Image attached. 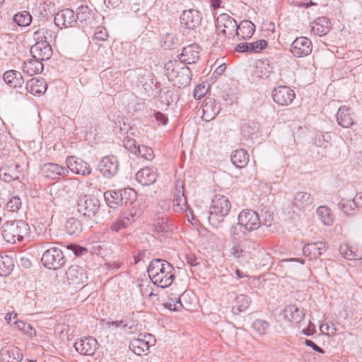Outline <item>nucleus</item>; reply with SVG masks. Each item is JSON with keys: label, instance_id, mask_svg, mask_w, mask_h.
Masks as SVG:
<instances>
[{"label": "nucleus", "instance_id": "nucleus-8", "mask_svg": "<svg viewBox=\"0 0 362 362\" xmlns=\"http://www.w3.org/2000/svg\"><path fill=\"white\" fill-rule=\"evenodd\" d=\"M257 244L253 241L248 240L242 244L235 243L230 249V253L238 261L248 262L255 256Z\"/></svg>", "mask_w": 362, "mask_h": 362}, {"label": "nucleus", "instance_id": "nucleus-30", "mask_svg": "<svg viewBox=\"0 0 362 362\" xmlns=\"http://www.w3.org/2000/svg\"><path fill=\"white\" fill-rule=\"evenodd\" d=\"M311 32L318 36L327 34L330 30V22L326 17H319L310 23Z\"/></svg>", "mask_w": 362, "mask_h": 362}, {"label": "nucleus", "instance_id": "nucleus-31", "mask_svg": "<svg viewBox=\"0 0 362 362\" xmlns=\"http://www.w3.org/2000/svg\"><path fill=\"white\" fill-rule=\"evenodd\" d=\"M134 214L132 211L125 212L115 221L110 226L112 231L119 232L129 226L134 221Z\"/></svg>", "mask_w": 362, "mask_h": 362}, {"label": "nucleus", "instance_id": "nucleus-37", "mask_svg": "<svg viewBox=\"0 0 362 362\" xmlns=\"http://www.w3.org/2000/svg\"><path fill=\"white\" fill-rule=\"evenodd\" d=\"M230 160L236 168H243L248 163L249 154L243 148L237 149L232 153Z\"/></svg>", "mask_w": 362, "mask_h": 362}, {"label": "nucleus", "instance_id": "nucleus-36", "mask_svg": "<svg viewBox=\"0 0 362 362\" xmlns=\"http://www.w3.org/2000/svg\"><path fill=\"white\" fill-rule=\"evenodd\" d=\"M313 203V198L310 193L298 192L296 193L293 204L299 209H304L310 206Z\"/></svg>", "mask_w": 362, "mask_h": 362}, {"label": "nucleus", "instance_id": "nucleus-50", "mask_svg": "<svg viewBox=\"0 0 362 362\" xmlns=\"http://www.w3.org/2000/svg\"><path fill=\"white\" fill-rule=\"evenodd\" d=\"M252 327L258 334L264 335L267 333L269 323L265 320L257 319L253 322Z\"/></svg>", "mask_w": 362, "mask_h": 362}, {"label": "nucleus", "instance_id": "nucleus-63", "mask_svg": "<svg viewBox=\"0 0 362 362\" xmlns=\"http://www.w3.org/2000/svg\"><path fill=\"white\" fill-rule=\"evenodd\" d=\"M235 50L238 52L252 53V43L247 42L239 43L236 45Z\"/></svg>", "mask_w": 362, "mask_h": 362}, {"label": "nucleus", "instance_id": "nucleus-34", "mask_svg": "<svg viewBox=\"0 0 362 362\" xmlns=\"http://www.w3.org/2000/svg\"><path fill=\"white\" fill-rule=\"evenodd\" d=\"M255 30V25L252 22L243 21L240 25H238L235 35H237L239 39L246 40L252 36Z\"/></svg>", "mask_w": 362, "mask_h": 362}, {"label": "nucleus", "instance_id": "nucleus-42", "mask_svg": "<svg viewBox=\"0 0 362 362\" xmlns=\"http://www.w3.org/2000/svg\"><path fill=\"white\" fill-rule=\"evenodd\" d=\"M340 254L349 260L360 259L362 258V250H354V248L348 244H343L339 247Z\"/></svg>", "mask_w": 362, "mask_h": 362}, {"label": "nucleus", "instance_id": "nucleus-64", "mask_svg": "<svg viewBox=\"0 0 362 362\" xmlns=\"http://www.w3.org/2000/svg\"><path fill=\"white\" fill-rule=\"evenodd\" d=\"M208 88L204 85L199 84L194 88V97L196 99H201L206 94Z\"/></svg>", "mask_w": 362, "mask_h": 362}, {"label": "nucleus", "instance_id": "nucleus-18", "mask_svg": "<svg viewBox=\"0 0 362 362\" xmlns=\"http://www.w3.org/2000/svg\"><path fill=\"white\" fill-rule=\"evenodd\" d=\"M202 13L196 9L183 11L180 16V22L187 29H194L202 23Z\"/></svg>", "mask_w": 362, "mask_h": 362}, {"label": "nucleus", "instance_id": "nucleus-9", "mask_svg": "<svg viewBox=\"0 0 362 362\" xmlns=\"http://www.w3.org/2000/svg\"><path fill=\"white\" fill-rule=\"evenodd\" d=\"M41 261L45 267L56 270L64 265L66 259L62 250L54 247L43 253Z\"/></svg>", "mask_w": 362, "mask_h": 362}, {"label": "nucleus", "instance_id": "nucleus-32", "mask_svg": "<svg viewBox=\"0 0 362 362\" xmlns=\"http://www.w3.org/2000/svg\"><path fill=\"white\" fill-rule=\"evenodd\" d=\"M283 314L286 319L296 324L300 323L305 315L303 309H300L295 305L286 306Z\"/></svg>", "mask_w": 362, "mask_h": 362}, {"label": "nucleus", "instance_id": "nucleus-40", "mask_svg": "<svg viewBox=\"0 0 362 362\" xmlns=\"http://www.w3.org/2000/svg\"><path fill=\"white\" fill-rule=\"evenodd\" d=\"M235 301V305L232 308V312L235 315H238L240 313L246 310L251 303L250 298L245 294L238 295Z\"/></svg>", "mask_w": 362, "mask_h": 362}, {"label": "nucleus", "instance_id": "nucleus-35", "mask_svg": "<svg viewBox=\"0 0 362 362\" xmlns=\"http://www.w3.org/2000/svg\"><path fill=\"white\" fill-rule=\"evenodd\" d=\"M5 83L12 88L21 87L24 83L21 74L16 70H9L3 75Z\"/></svg>", "mask_w": 362, "mask_h": 362}, {"label": "nucleus", "instance_id": "nucleus-62", "mask_svg": "<svg viewBox=\"0 0 362 362\" xmlns=\"http://www.w3.org/2000/svg\"><path fill=\"white\" fill-rule=\"evenodd\" d=\"M251 43L252 53H258L267 46V42L264 40H259Z\"/></svg>", "mask_w": 362, "mask_h": 362}, {"label": "nucleus", "instance_id": "nucleus-24", "mask_svg": "<svg viewBox=\"0 0 362 362\" xmlns=\"http://www.w3.org/2000/svg\"><path fill=\"white\" fill-rule=\"evenodd\" d=\"M30 54L33 58H36L42 62L47 60L51 57L52 50L50 44L36 42L30 48Z\"/></svg>", "mask_w": 362, "mask_h": 362}, {"label": "nucleus", "instance_id": "nucleus-16", "mask_svg": "<svg viewBox=\"0 0 362 362\" xmlns=\"http://www.w3.org/2000/svg\"><path fill=\"white\" fill-rule=\"evenodd\" d=\"M98 168L105 177L108 178L112 177L119 170L117 158L114 156L103 157L99 163Z\"/></svg>", "mask_w": 362, "mask_h": 362}, {"label": "nucleus", "instance_id": "nucleus-59", "mask_svg": "<svg viewBox=\"0 0 362 362\" xmlns=\"http://www.w3.org/2000/svg\"><path fill=\"white\" fill-rule=\"evenodd\" d=\"M123 329L127 334L136 333L139 331L138 324L132 320L125 321L123 324Z\"/></svg>", "mask_w": 362, "mask_h": 362}, {"label": "nucleus", "instance_id": "nucleus-15", "mask_svg": "<svg viewBox=\"0 0 362 362\" xmlns=\"http://www.w3.org/2000/svg\"><path fill=\"white\" fill-rule=\"evenodd\" d=\"M66 164L67 170L75 174L88 175L92 172L90 165L80 158L69 156L66 159Z\"/></svg>", "mask_w": 362, "mask_h": 362}, {"label": "nucleus", "instance_id": "nucleus-1", "mask_svg": "<svg viewBox=\"0 0 362 362\" xmlns=\"http://www.w3.org/2000/svg\"><path fill=\"white\" fill-rule=\"evenodd\" d=\"M147 272L152 282L161 288L170 286L175 279L174 267L168 262L161 259L152 260Z\"/></svg>", "mask_w": 362, "mask_h": 362}, {"label": "nucleus", "instance_id": "nucleus-6", "mask_svg": "<svg viewBox=\"0 0 362 362\" xmlns=\"http://www.w3.org/2000/svg\"><path fill=\"white\" fill-rule=\"evenodd\" d=\"M100 202L93 195L81 194L77 200V210L84 217L88 218H94L98 213Z\"/></svg>", "mask_w": 362, "mask_h": 362}, {"label": "nucleus", "instance_id": "nucleus-52", "mask_svg": "<svg viewBox=\"0 0 362 362\" xmlns=\"http://www.w3.org/2000/svg\"><path fill=\"white\" fill-rule=\"evenodd\" d=\"M178 42L177 37L173 33H166L162 40L161 46L165 49H172Z\"/></svg>", "mask_w": 362, "mask_h": 362}, {"label": "nucleus", "instance_id": "nucleus-60", "mask_svg": "<svg viewBox=\"0 0 362 362\" xmlns=\"http://www.w3.org/2000/svg\"><path fill=\"white\" fill-rule=\"evenodd\" d=\"M108 37L106 29L103 27H98L94 33V39L100 41H105Z\"/></svg>", "mask_w": 362, "mask_h": 362}, {"label": "nucleus", "instance_id": "nucleus-45", "mask_svg": "<svg viewBox=\"0 0 362 362\" xmlns=\"http://www.w3.org/2000/svg\"><path fill=\"white\" fill-rule=\"evenodd\" d=\"M272 71V67L271 66L269 60L259 62L256 66L255 73L259 78H269Z\"/></svg>", "mask_w": 362, "mask_h": 362}, {"label": "nucleus", "instance_id": "nucleus-55", "mask_svg": "<svg viewBox=\"0 0 362 362\" xmlns=\"http://www.w3.org/2000/svg\"><path fill=\"white\" fill-rule=\"evenodd\" d=\"M320 329L322 334L327 336H334L337 331L336 325L332 322L321 325Z\"/></svg>", "mask_w": 362, "mask_h": 362}, {"label": "nucleus", "instance_id": "nucleus-61", "mask_svg": "<svg viewBox=\"0 0 362 362\" xmlns=\"http://www.w3.org/2000/svg\"><path fill=\"white\" fill-rule=\"evenodd\" d=\"M248 233L244 230V227H242L238 223L236 225L232 226L230 228V234L233 238L239 237L240 233L246 234Z\"/></svg>", "mask_w": 362, "mask_h": 362}, {"label": "nucleus", "instance_id": "nucleus-5", "mask_svg": "<svg viewBox=\"0 0 362 362\" xmlns=\"http://www.w3.org/2000/svg\"><path fill=\"white\" fill-rule=\"evenodd\" d=\"M216 42L218 41L223 42L226 38H230L235 35L238 24L229 15L222 13L216 19Z\"/></svg>", "mask_w": 362, "mask_h": 362}, {"label": "nucleus", "instance_id": "nucleus-23", "mask_svg": "<svg viewBox=\"0 0 362 362\" xmlns=\"http://www.w3.org/2000/svg\"><path fill=\"white\" fill-rule=\"evenodd\" d=\"M153 230L158 233H163V235H168L173 231V226L169 222L168 218L164 215L158 214H156L152 223Z\"/></svg>", "mask_w": 362, "mask_h": 362}, {"label": "nucleus", "instance_id": "nucleus-53", "mask_svg": "<svg viewBox=\"0 0 362 362\" xmlns=\"http://www.w3.org/2000/svg\"><path fill=\"white\" fill-rule=\"evenodd\" d=\"M76 21L78 20L81 22L86 21L91 17V11L89 7L86 5H81L78 7L76 10Z\"/></svg>", "mask_w": 362, "mask_h": 362}, {"label": "nucleus", "instance_id": "nucleus-4", "mask_svg": "<svg viewBox=\"0 0 362 362\" xmlns=\"http://www.w3.org/2000/svg\"><path fill=\"white\" fill-rule=\"evenodd\" d=\"M166 66L168 77L174 86L182 88L190 83L191 71L186 64L175 61L169 62Z\"/></svg>", "mask_w": 362, "mask_h": 362}, {"label": "nucleus", "instance_id": "nucleus-3", "mask_svg": "<svg viewBox=\"0 0 362 362\" xmlns=\"http://www.w3.org/2000/svg\"><path fill=\"white\" fill-rule=\"evenodd\" d=\"M230 209L231 204L227 197L222 194H216L211 202L209 221L214 226L218 227L228 214Z\"/></svg>", "mask_w": 362, "mask_h": 362}, {"label": "nucleus", "instance_id": "nucleus-51", "mask_svg": "<svg viewBox=\"0 0 362 362\" xmlns=\"http://www.w3.org/2000/svg\"><path fill=\"white\" fill-rule=\"evenodd\" d=\"M13 323L18 329L22 331L26 335L30 337L35 335V330L30 324H27L21 320H15Z\"/></svg>", "mask_w": 362, "mask_h": 362}, {"label": "nucleus", "instance_id": "nucleus-25", "mask_svg": "<svg viewBox=\"0 0 362 362\" xmlns=\"http://www.w3.org/2000/svg\"><path fill=\"white\" fill-rule=\"evenodd\" d=\"M22 175L23 168L17 163H12L0 169V178L7 182L18 180Z\"/></svg>", "mask_w": 362, "mask_h": 362}, {"label": "nucleus", "instance_id": "nucleus-56", "mask_svg": "<svg viewBox=\"0 0 362 362\" xmlns=\"http://www.w3.org/2000/svg\"><path fill=\"white\" fill-rule=\"evenodd\" d=\"M123 146L124 147L131 151L133 154H136L137 148L139 146L136 144V141L134 139L130 136H125L123 139Z\"/></svg>", "mask_w": 362, "mask_h": 362}, {"label": "nucleus", "instance_id": "nucleus-12", "mask_svg": "<svg viewBox=\"0 0 362 362\" xmlns=\"http://www.w3.org/2000/svg\"><path fill=\"white\" fill-rule=\"evenodd\" d=\"M140 337L134 339L130 341L129 348L136 355L141 356L146 354L148 351L149 347L154 344L156 340L151 334L144 335L140 334Z\"/></svg>", "mask_w": 362, "mask_h": 362}, {"label": "nucleus", "instance_id": "nucleus-26", "mask_svg": "<svg viewBox=\"0 0 362 362\" xmlns=\"http://www.w3.org/2000/svg\"><path fill=\"white\" fill-rule=\"evenodd\" d=\"M180 60L184 64H194L199 59V47L196 44H192L182 49V52L179 57Z\"/></svg>", "mask_w": 362, "mask_h": 362}, {"label": "nucleus", "instance_id": "nucleus-33", "mask_svg": "<svg viewBox=\"0 0 362 362\" xmlns=\"http://www.w3.org/2000/svg\"><path fill=\"white\" fill-rule=\"evenodd\" d=\"M47 88V83L42 78H33L26 83V90L34 95L44 93Z\"/></svg>", "mask_w": 362, "mask_h": 362}, {"label": "nucleus", "instance_id": "nucleus-17", "mask_svg": "<svg viewBox=\"0 0 362 362\" xmlns=\"http://www.w3.org/2000/svg\"><path fill=\"white\" fill-rule=\"evenodd\" d=\"M42 175L50 180L59 179L68 175L69 170L66 167L59 165L57 163H47L41 168Z\"/></svg>", "mask_w": 362, "mask_h": 362}, {"label": "nucleus", "instance_id": "nucleus-44", "mask_svg": "<svg viewBox=\"0 0 362 362\" xmlns=\"http://www.w3.org/2000/svg\"><path fill=\"white\" fill-rule=\"evenodd\" d=\"M317 215L325 226H331L334 222V217L330 209L326 206H320L317 209Z\"/></svg>", "mask_w": 362, "mask_h": 362}, {"label": "nucleus", "instance_id": "nucleus-58", "mask_svg": "<svg viewBox=\"0 0 362 362\" xmlns=\"http://www.w3.org/2000/svg\"><path fill=\"white\" fill-rule=\"evenodd\" d=\"M164 306L170 311H179L182 307V304L180 298H175V299L172 298L170 301L165 303Z\"/></svg>", "mask_w": 362, "mask_h": 362}, {"label": "nucleus", "instance_id": "nucleus-27", "mask_svg": "<svg viewBox=\"0 0 362 362\" xmlns=\"http://www.w3.org/2000/svg\"><path fill=\"white\" fill-rule=\"evenodd\" d=\"M327 248L323 242L310 243L304 245L303 252L304 256L308 257L309 259H314L318 258L327 250Z\"/></svg>", "mask_w": 362, "mask_h": 362}, {"label": "nucleus", "instance_id": "nucleus-48", "mask_svg": "<svg viewBox=\"0 0 362 362\" xmlns=\"http://www.w3.org/2000/svg\"><path fill=\"white\" fill-rule=\"evenodd\" d=\"M80 185V181L76 178L67 179L64 182L63 189L66 194H74Z\"/></svg>", "mask_w": 362, "mask_h": 362}, {"label": "nucleus", "instance_id": "nucleus-14", "mask_svg": "<svg viewBox=\"0 0 362 362\" xmlns=\"http://www.w3.org/2000/svg\"><path fill=\"white\" fill-rule=\"evenodd\" d=\"M291 52L296 57H303L308 56L313 51L311 40L306 37H298L296 38L291 45Z\"/></svg>", "mask_w": 362, "mask_h": 362}, {"label": "nucleus", "instance_id": "nucleus-10", "mask_svg": "<svg viewBox=\"0 0 362 362\" xmlns=\"http://www.w3.org/2000/svg\"><path fill=\"white\" fill-rule=\"evenodd\" d=\"M238 223L244 227L245 231L251 232L258 229L261 226V221L257 212L252 209H243L238 216Z\"/></svg>", "mask_w": 362, "mask_h": 362}, {"label": "nucleus", "instance_id": "nucleus-7", "mask_svg": "<svg viewBox=\"0 0 362 362\" xmlns=\"http://www.w3.org/2000/svg\"><path fill=\"white\" fill-rule=\"evenodd\" d=\"M172 208L175 213L185 212L189 221L194 219L193 212L187 204V198L184 193V184L182 181H177L176 182Z\"/></svg>", "mask_w": 362, "mask_h": 362}, {"label": "nucleus", "instance_id": "nucleus-54", "mask_svg": "<svg viewBox=\"0 0 362 362\" xmlns=\"http://www.w3.org/2000/svg\"><path fill=\"white\" fill-rule=\"evenodd\" d=\"M136 156H140L142 158L151 160L154 158V153L152 148L146 146H139Z\"/></svg>", "mask_w": 362, "mask_h": 362}, {"label": "nucleus", "instance_id": "nucleus-11", "mask_svg": "<svg viewBox=\"0 0 362 362\" xmlns=\"http://www.w3.org/2000/svg\"><path fill=\"white\" fill-rule=\"evenodd\" d=\"M67 283L74 288L83 287L87 280L84 269L78 265H71L66 272Z\"/></svg>", "mask_w": 362, "mask_h": 362}, {"label": "nucleus", "instance_id": "nucleus-49", "mask_svg": "<svg viewBox=\"0 0 362 362\" xmlns=\"http://www.w3.org/2000/svg\"><path fill=\"white\" fill-rule=\"evenodd\" d=\"M13 267L12 259L8 257H0V275L6 276L8 275Z\"/></svg>", "mask_w": 362, "mask_h": 362}, {"label": "nucleus", "instance_id": "nucleus-57", "mask_svg": "<svg viewBox=\"0 0 362 362\" xmlns=\"http://www.w3.org/2000/svg\"><path fill=\"white\" fill-rule=\"evenodd\" d=\"M21 200L18 197H12L6 204V208L9 211H17L21 206Z\"/></svg>", "mask_w": 362, "mask_h": 362}, {"label": "nucleus", "instance_id": "nucleus-22", "mask_svg": "<svg viewBox=\"0 0 362 362\" xmlns=\"http://www.w3.org/2000/svg\"><path fill=\"white\" fill-rule=\"evenodd\" d=\"M76 23L74 11L69 8L59 11L54 16V23L60 28L71 27Z\"/></svg>", "mask_w": 362, "mask_h": 362}, {"label": "nucleus", "instance_id": "nucleus-38", "mask_svg": "<svg viewBox=\"0 0 362 362\" xmlns=\"http://www.w3.org/2000/svg\"><path fill=\"white\" fill-rule=\"evenodd\" d=\"M337 120L338 124L342 127H350L354 124L350 108L346 106L339 107L337 113Z\"/></svg>", "mask_w": 362, "mask_h": 362}, {"label": "nucleus", "instance_id": "nucleus-21", "mask_svg": "<svg viewBox=\"0 0 362 362\" xmlns=\"http://www.w3.org/2000/svg\"><path fill=\"white\" fill-rule=\"evenodd\" d=\"M220 110V104L214 98H206L202 105V119L206 122L211 121L218 114Z\"/></svg>", "mask_w": 362, "mask_h": 362}, {"label": "nucleus", "instance_id": "nucleus-28", "mask_svg": "<svg viewBox=\"0 0 362 362\" xmlns=\"http://www.w3.org/2000/svg\"><path fill=\"white\" fill-rule=\"evenodd\" d=\"M158 173L156 170L151 168H144L136 174V180L144 186L153 184L157 179Z\"/></svg>", "mask_w": 362, "mask_h": 362}, {"label": "nucleus", "instance_id": "nucleus-2", "mask_svg": "<svg viewBox=\"0 0 362 362\" xmlns=\"http://www.w3.org/2000/svg\"><path fill=\"white\" fill-rule=\"evenodd\" d=\"M30 234V226L24 221H10L1 226V235L4 239L9 243L22 242Z\"/></svg>", "mask_w": 362, "mask_h": 362}, {"label": "nucleus", "instance_id": "nucleus-46", "mask_svg": "<svg viewBox=\"0 0 362 362\" xmlns=\"http://www.w3.org/2000/svg\"><path fill=\"white\" fill-rule=\"evenodd\" d=\"M339 208L346 214L351 215L354 214L356 206L353 199H341L339 202Z\"/></svg>", "mask_w": 362, "mask_h": 362}, {"label": "nucleus", "instance_id": "nucleus-39", "mask_svg": "<svg viewBox=\"0 0 362 362\" xmlns=\"http://www.w3.org/2000/svg\"><path fill=\"white\" fill-rule=\"evenodd\" d=\"M43 69V64L41 61L36 58L29 59L23 64V71L30 76L41 72Z\"/></svg>", "mask_w": 362, "mask_h": 362}, {"label": "nucleus", "instance_id": "nucleus-41", "mask_svg": "<svg viewBox=\"0 0 362 362\" xmlns=\"http://www.w3.org/2000/svg\"><path fill=\"white\" fill-rule=\"evenodd\" d=\"M33 35L36 42H43L49 44L56 37L54 31L46 28L38 29L34 33Z\"/></svg>", "mask_w": 362, "mask_h": 362}, {"label": "nucleus", "instance_id": "nucleus-13", "mask_svg": "<svg viewBox=\"0 0 362 362\" xmlns=\"http://www.w3.org/2000/svg\"><path fill=\"white\" fill-rule=\"evenodd\" d=\"M295 98L294 90L288 86H279L272 91V98L279 105L288 106L292 103Z\"/></svg>", "mask_w": 362, "mask_h": 362}, {"label": "nucleus", "instance_id": "nucleus-29", "mask_svg": "<svg viewBox=\"0 0 362 362\" xmlns=\"http://www.w3.org/2000/svg\"><path fill=\"white\" fill-rule=\"evenodd\" d=\"M22 358L23 354L16 346H7L2 349L0 351L1 362H20Z\"/></svg>", "mask_w": 362, "mask_h": 362}, {"label": "nucleus", "instance_id": "nucleus-43", "mask_svg": "<svg viewBox=\"0 0 362 362\" xmlns=\"http://www.w3.org/2000/svg\"><path fill=\"white\" fill-rule=\"evenodd\" d=\"M65 230L71 235H78L82 232L83 227L78 218L71 217L66 221Z\"/></svg>", "mask_w": 362, "mask_h": 362}, {"label": "nucleus", "instance_id": "nucleus-47", "mask_svg": "<svg viewBox=\"0 0 362 362\" xmlns=\"http://www.w3.org/2000/svg\"><path fill=\"white\" fill-rule=\"evenodd\" d=\"M13 21L20 26H28L31 23L32 17L29 12L24 11L16 13Z\"/></svg>", "mask_w": 362, "mask_h": 362}, {"label": "nucleus", "instance_id": "nucleus-20", "mask_svg": "<svg viewBox=\"0 0 362 362\" xmlns=\"http://www.w3.org/2000/svg\"><path fill=\"white\" fill-rule=\"evenodd\" d=\"M127 194L129 195H131V194H135V192L130 188L125 189L122 192L109 190L104 193V197L110 207H115L116 206L122 204L123 202L125 204L127 203V199H125L124 201V196Z\"/></svg>", "mask_w": 362, "mask_h": 362}, {"label": "nucleus", "instance_id": "nucleus-19", "mask_svg": "<svg viewBox=\"0 0 362 362\" xmlns=\"http://www.w3.org/2000/svg\"><path fill=\"white\" fill-rule=\"evenodd\" d=\"M98 344L97 340L92 337H88L74 343L76 350L82 355L92 356L98 349Z\"/></svg>", "mask_w": 362, "mask_h": 362}]
</instances>
